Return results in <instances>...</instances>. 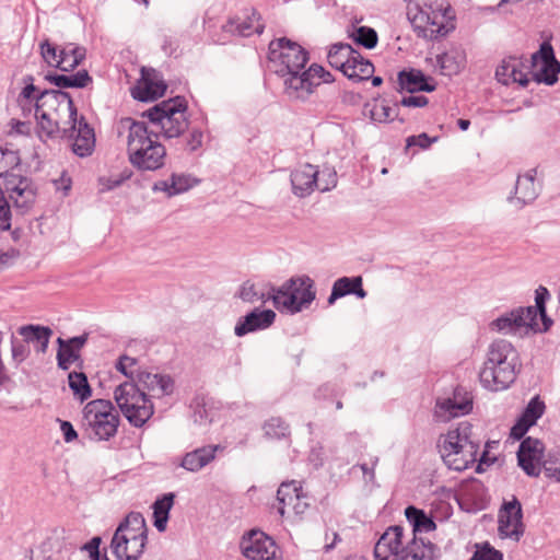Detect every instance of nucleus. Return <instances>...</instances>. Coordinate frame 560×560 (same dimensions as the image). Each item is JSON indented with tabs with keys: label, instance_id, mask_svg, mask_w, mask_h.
<instances>
[{
	"label": "nucleus",
	"instance_id": "f257e3e1",
	"mask_svg": "<svg viewBox=\"0 0 560 560\" xmlns=\"http://www.w3.org/2000/svg\"><path fill=\"white\" fill-rule=\"evenodd\" d=\"M78 109L66 91L37 88V138L50 149H59L75 132Z\"/></svg>",
	"mask_w": 560,
	"mask_h": 560
},
{
	"label": "nucleus",
	"instance_id": "f03ea898",
	"mask_svg": "<svg viewBox=\"0 0 560 560\" xmlns=\"http://www.w3.org/2000/svg\"><path fill=\"white\" fill-rule=\"evenodd\" d=\"M140 385L148 390H161L170 395L174 389V380L167 374L139 371L136 380L119 384L114 390V399L128 422L135 428H142L154 415V404Z\"/></svg>",
	"mask_w": 560,
	"mask_h": 560
},
{
	"label": "nucleus",
	"instance_id": "7ed1b4c3",
	"mask_svg": "<svg viewBox=\"0 0 560 560\" xmlns=\"http://www.w3.org/2000/svg\"><path fill=\"white\" fill-rule=\"evenodd\" d=\"M521 371L522 362L516 348L505 339H495L488 347L479 381L488 390H504L515 382Z\"/></svg>",
	"mask_w": 560,
	"mask_h": 560
},
{
	"label": "nucleus",
	"instance_id": "20e7f679",
	"mask_svg": "<svg viewBox=\"0 0 560 560\" xmlns=\"http://www.w3.org/2000/svg\"><path fill=\"white\" fill-rule=\"evenodd\" d=\"M267 59L271 71L283 81V94L291 100L299 85L294 78H302L307 69L308 50L288 37L275 38L268 45Z\"/></svg>",
	"mask_w": 560,
	"mask_h": 560
},
{
	"label": "nucleus",
	"instance_id": "39448f33",
	"mask_svg": "<svg viewBox=\"0 0 560 560\" xmlns=\"http://www.w3.org/2000/svg\"><path fill=\"white\" fill-rule=\"evenodd\" d=\"M148 527L140 512H130L116 527L110 549L117 560H139L148 544Z\"/></svg>",
	"mask_w": 560,
	"mask_h": 560
},
{
	"label": "nucleus",
	"instance_id": "423d86ee",
	"mask_svg": "<svg viewBox=\"0 0 560 560\" xmlns=\"http://www.w3.org/2000/svg\"><path fill=\"white\" fill-rule=\"evenodd\" d=\"M120 416L108 399H94L82 409L81 428L94 442L109 441L118 431Z\"/></svg>",
	"mask_w": 560,
	"mask_h": 560
},
{
	"label": "nucleus",
	"instance_id": "0eeeda50",
	"mask_svg": "<svg viewBox=\"0 0 560 560\" xmlns=\"http://www.w3.org/2000/svg\"><path fill=\"white\" fill-rule=\"evenodd\" d=\"M316 299L314 280L307 275L293 276L277 287L271 296L273 307L281 314L295 315L310 308Z\"/></svg>",
	"mask_w": 560,
	"mask_h": 560
},
{
	"label": "nucleus",
	"instance_id": "6e6552de",
	"mask_svg": "<svg viewBox=\"0 0 560 560\" xmlns=\"http://www.w3.org/2000/svg\"><path fill=\"white\" fill-rule=\"evenodd\" d=\"M418 8L421 20L429 25L436 26V28L430 31L429 35L425 27L416 26L415 31L419 37L439 40L455 30V13L448 2L423 0Z\"/></svg>",
	"mask_w": 560,
	"mask_h": 560
},
{
	"label": "nucleus",
	"instance_id": "1a4fd4ad",
	"mask_svg": "<svg viewBox=\"0 0 560 560\" xmlns=\"http://www.w3.org/2000/svg\"><path fill=\"white\" fill-rule=\"evenodd\" d=\"M472 409V393L463 385H456L451 396L435 399L433 418L436 422H448L454 418L469 415Z\"/></svg>",
	"mask_w": 560,
	"mask_h": 560
},
{
	"label": "nucleus",
	"instance_id": "9d476101",
	"mask_svg": "<svg viewBox=\"0 0 560 560\" xmlns=\"http://www.w3.org/2000/svg\"><path fill=\"white\" fill-rule=\"evenodd\" d=\"M39 54L49 67L59 69L62 72L73 71L85 59L86 49L81 46L59 49L58 45L45 38L39 44Z\"/></svg>",
	"mask_w": 560,
	"mask_h": 560
},
{
	"label": "nucleus",
	"instance_id": "9b49d317",
	"mask_svg": "<svg viewBox=\"0 0 560 560\" xmlns=\"http://www.w3.org/2000/svg\"><path fill=\"white\" fill-rule=\"evenodd\" d=\"M523 517V506L516 495H512L511 500H503L498 513L499 537L520 541L525 532Z\"/></svg>",
	"mask_w": 560,
	"mask_h": 560
},
{
	"label": "nucleus",
	"instance_id": "f8f14e48",
	"mask_svg": "<svg viewBox=\"0 0 560 560\" xmlns=\"http://www.w3.org/2000/svg\"><path fill=\"white\" fill-rule=\"evenodd\" d=\"M90 334L83 332L79 336H73L67 339L58 337L56 342L58 345L56 361L57 368L61 371H69L72 365L79 370L84 366V359L82 357V349L89 341Z\"/></svg>",
	"mask_w": 560,
	"mask_h": 560
},
{
	"label": "nucleus",
	"instance_id": "ddd939ff",
	"mask_svg": "<svg viewBox=\"0 0 560 560\" xmlns=\"http://www.w3.org/2000/svg\"><path fill=\"white\" fill-rule=\"evenodd\" d=\"M241 550L249 560H280L276 541L265 533L253 529L242 538Z\"/></svg>",
	"mask_w": 560,
	"mask_h": 560
},
{
	"label": "nucleus",
	"instance_id": "4468645a",
	"mask_svg": "<svg viewBox=\"0 0 560 560\" xmlns=\"http://www.w3.org/2000/svg\"><path fill=\"white\" fill-rule=\"evenodd\" d=\"M545 452V444L536 438L527 436L520 443L516 452L517 465L528 477H538Z\"/></svg>",
	"mask_w": 560,
	"mask_h": 560
},
{
	"label": "nucleus",
	"instance_id": "2eb2a0df",
	"mask_svg": "<svg viewBox=\"0 0 560 560\" xmlns=\"http://www.w3.org/2000/svg\"><path fill=\"white\" fill-rule=\"evenodd\" d=\"M334 81L335 77L330 71L314 62L307 69H304L302 78H294L293 82L299 83V85L295 86L296 90L291 100L306 102L320 84H328Z\"/></svg>",
	"mask_w": 560,
	"mask_h": 560
},
{
	"label": "nucleus",
	"instance_id": "dca6fc26",
	"mask_svg": "<svg viewBox=\"0 0 560 560\" xmlns=\"http://www.w3.org/2000/svg\"><path fill=\"white\" fill-rule=\"evenodd\" d=\"M158 72L155 69L142 68L141 79L131 88V96L139 102L149 103L164 96L167 91L166 82L161 79L156 80Z\"/></svg>",
	"mask_w": 560,
	"mask_h": 560
},
{
	"label": "nucleus",
	"instance_id": "f3484780",
	"mask_svg": "<svg viewBox=\"0 0 560 560\" xmlns=\"http://www.w3.org/2000/svg\"><path fill=\"white\" fill-rule=\"evenodd\" d=\"M165 147L158 139L144 147H137L129 154L130 163L140 171H156L164 166Z\"/></svg>",
	"mask_w": 560,
	"mask_h": 560
},
{
	"label": "nucleus",
	"instance_id": "a211bd4d",
	"mask_svg": "<svg viewBox=\"0 0 560 560\" xmlns=\"http://www.w3.org/2000/svg\"><path fill=\"white\" fill-rule=\"evenodd\" d=\"M276 317L277 314L271 308L254 307L237 319L234 334L236 337H244L252 332L265 330L273 325Z\"/></svg>",
	"mask_w": 560,
	"mask_h": 560
},
{
	"label": "nucleus",
	"instance_id": "6ab92c4d",
	"mask_svg": "<svg viewBox=\"0 0 560 560\" xmlns=\"http://www.w3.org/2000/svg\"><path fill=\"white\" fill-rule=\"evenodd\" d=\"M397 92L415 94L418 92L432 93L436 90V82L422 70L416 68H404L397 73Z\"/></svg>",
	"mask_w": 560,
	"mask_h": 560
},
{
	"label": "nucleus",
	"instance_id": "aec40b11",
	"mask_svg": "<svg viewBox=\"0 0 560 560\" xmlns=\"http://www.w3.org/2000/svg\"><path fill=\"white\" fill-rule=\"evenodd\" d=\"M187 110L188 102L185 96L176 95L156 103L154 106L143 112L142 117L148 118L152 125L162 122L168 124L170 119L178 115L187 114Z\"/></svg>",
	"mask_w": 560,
	"mask_h": 560
},
{
	"label": "nucleus",
	"instance_id": "412c9836",
	"mask_svg": "<svg viewBox=\"0 0 560 560\" xmlns=\"http://www.w3.org/2000/svg\"><path fill=\"white\" fill-rule=\"evenodd\" d=\"M318 167L310 163L292 170L290 174L292 194L299 198L308 197L318 187Z\"/></svg>",
	"mask_w": 560,
	"mask_h": 560
},
{
	"label": "nucleus",
	"instance_id": "4be33fe9",
	"mask_svg": "<svg viewBox=\"0 0 560 560\" xmlns=\"http://www.w3.org/2000/svg\"><path fill=\"white\" fill-rule=\"evenodd\" d=\"M65 141H70L69 147L77 156L92 155L95 150V132L84 116L77 117L75 132L71 139H65Z\"/></svg>",
	"mask_w": 560,
	"mask_h": 560
},
{
	"label": "nucleus",
	"instance_id": "5701e85b",
	"mask_svg": "<svg viewBox=\"0 0 560 560\" xmlns=\"http://www.w3.org/2000/svg\"><path fill=\"white\" fill-rule=\"evenodd\" d=\"M441 549L423 537H412L396 560H440Z\"/></svg>",
	"mask_w": 560,
	"mask_h": 560
},
{
	"label": "nucleus",
	"instance_id": "b1692460",
	"mask_svg": "<svg viewBox=\"0 0 560 560\" xmlns=\"http://www.w3.org/2000/svg\"><path fill=\"white\" fill-rule=\"evenodd\" d=\"M535 175L536 170L528 171L524 176H518L514 190L509 195L508 201L515 203L517 209L524 208L526 205L533 202L538 194L535 189Z\"/></svg>",
	"mask_w": 560,
	"mask_h": 560
},
{
	"label": "nucleus",
	"instance_id": "393cba45",
	"mask_svg": "<svg viewBox=\"0 0 560 560\" xmlns=\"http://www.w3.org/2000/svg\"><path fill=\"white\" fill-rule=\"evenodd\" d=\"M121 125L128 127V155L131 154L137 147H144L149 142L159 138V133L149 130L147 122L136 120L131 117L121 119Z\"/></svg>",
	"mask_w": 560,
	"mask_h": 560
},
{
	"label": "nucleus",
	"instance_id": "a878e982",
	"mask_svg": "<svg viewBox=\"0 0 560 560\" xmlns=\"http://www.w3.org/2000/svg\"><path fill=\"white\" fill-rule=\"evenodd\" d=\"M44 79L51 85L57 86V91H62L63 89H84L93 81L85 69H81L71 74L48 71L44 75Z\"/></svg>",
	"mask_w": 560,
	"mask_h": 560
},
{
	"label": "nucleus",
	"instance_id": "bb28decb",
	"mask_svg": "<svg viewBox=\"0 0 560 560\" xmlns=\"http://www.w3.org/2000/svg\"><path fill=\"white\" fill-rule=\"evenodd\" d=\"M480 447L479 440H472L462 443L460 454L458 456L451 455L450 451L442 455L444 463L450 469L462 471L469 467V465L477 462V456Z\"/></svg>",
	"mask_w": 560,
	"mask_h": 560
},
{
	"label": "nucleus",
	"instance_id": "cd10ccee",
	"mask_svg": "<svg viewBox=\"0 0 560 560\" xmlns=\"http://www.w3.org/2000/svg\"><path fill=\"white\" fill-rule=\"evenodd\" d=\"M357 50L348 43H335L330 46L327 54L329 66L340 71L345 77L353 63Z\"/></svg>",
	"mask_w": 560,
	"mask_h": 560
},
{
	"label": "nucleus",
	"instance_id": "c85d7f7f",
	"mask_svg": "<svg viewBox=\"0 0 560 560\" xmlns=\"http://www.w3.org/2000/svg\"><path fill=\"white\" fill-rule=\"evenodd\" d=\"M219 447V445H206L187 452L182 457L179 466L191 472L199 471L215 458Z\"/></svg>",
	"mask_w": 560,
	"mask_h": 560
},
{
	"label": "nucleus",
	"instance_id": "c756f323",
	"mask_svg": "<svg viewBox=\"0 0 560 560\" xmlns=\"http://www.w3.org/2000/svg\"><path fill=\"white\" fill-rule=\"evenodd\" d=\"M402 538L404 527L398 524L390 525L380 536L374 547L376 551L384 550V553L394 556V560H396L398 556L401 555V550L405 547L402 545Z\"/></svg>",
	"mask_w": 560,
	"mask_h": 560
},
{
	"label": "nucleus",
	"instance_id": "7c9ffc66",
	"mask_svg": "<svg viewBox=\"0 0 560 560\" xmlns=\"http://www.w3.org/2000/svg\"><path fill=\"white\" fill-rule=\"evenodd\" d=\"M472 440V424L468 421H460L456 428L448 430L443 441V448L450 451L451 455L458 456L462 443Z\"/></svg>",
	"mask_w": 560,
	"mask_h": 560
},
{
	"label": "nucleus",
	"instance_id": "2f4dec72",
	"mask_svg": "<svg viewBox=\"0 0 560 560\" xmlns=\"http://www.w3.org/2000/svg\"><path fill=\"white\" fill-rule=\"evenodd\" d=\"M176 494L174 492H166L158 495L152 503V517L153 525L158 532L163 533L166 530L170 513L174 506Z\"/></svg>",
	"mask_w": 560,
	"mask_h": 560
},
{
	"label": "nucleus",
	"instance_id": "473e14b6",
	"mask_svg": "<svg viewBox=\"0 0 560 560\" xmlns=\"http://www.w3.org/2000/svg\"><path fill=\"white\" fill-rule=\"evenodd\" d=\"M405 516L412 526L413 537H418V534L433 532L438 527L434 517L416 505L406 506Z\"/></svg>",
	"mask_w": 560,
	"mask_h": 560
},
{
	"label": "nucleus",
	"instance_id": "72a5a7b5",
	"mask_svg": "<svg viewBox=\"0 0 560 560\" xmlns=\"http://www.w3.org/2000/svg\"><path fill=\"white\" fill-rule=\"evenodd\" d=\"M3 179L5 190L16 195V197L10 195V198L14 200V206L16 208L27 210L30 208V205L28 200L24 197V194L26 191H28L30 194H35L31 188H28L27 185L23 186L24 183L28 182V179L25 176L14 174L12 172L5 174Z\"/></svg>",
	"mask_w": 560,
	"mask_h": 560
},
{
	"label": "nucleus",
	"instance_id": "f704fd0d",
	"mask_svg": "<svg viewBox=\"0 0 560 560\" xmlns=\"http://www.w3.org/2000/svg\"><path fill=\"white\" fill-rule=\"evenodd\" d=\"M19 335L23 337L22 340L16 337H11L12 358L15 362H22L30 354L28 343L35 342V324H27L18 329Z\"/></svg>",
	"mask_w": 560,
	"mask_h": 560
},
{
	"label": "nucleus",
	"instance_id": "c9c22d12",
	"mask_svg": "<svg viewBox=\"0 0 560 560\" xmlns=\"http://www.w3.org/2000/svg\"><path fill=\"white\" fill-rule=\"evenodd\" d=\"M525 320L522 317V311L513 308L493 319L490 324V330L501 334H515L524 327Z\"/></svg>",
	"mask_w": 560,
	"mask_h": 560
},
{
	"label": "nucleus",
	"instance_id": "e433bc0d",
	"mask_svg": "<svg viewBox=\"0 0 560 560\" xmlns=\"http://www.w3.org/2000/svg\"><path fill=\"white\" fill-rule=\"evenodd\" d=\"M68 386L74 399L81 404L89 400L93 395L88 375L82 370L68 373Z\"/></svg>",
	"mask_w": 560,
	"mask_h": 560
},
{
	"label": "nucleus",
	"instance_id": "4c0bfd02",
	"mask_svg": "<svg viewBox=\"0 0 560 560\" xmlns=\"http://www.w3.org/2000/svg\"><path fill=\"white\" fill-rule=\"evenodd\" d=\"M267 292L259 291L255 283L247 280L240 287L237 296L247 303H255L257 301L266 303L271 301L272 295H277V287L269 284Z\"/></svg>",
	"mask_w": 560,
	"mask_h": 560
},
{
	"label": "nucleus",
	"instance_id": "58836bf2",
	"mask_svg": "<svg viewBox=\"0 0 560 560\" xmlns=\"http://www.w3.org/2000/svg\"><path fill=\"white\" fill-rule=\"evenodd\" d=\"M332 284L338 289L341 298L347 295H354L355 298L362 300L368 294L363 288V279L361 276L340 277Z\"/></svg>",
	"mask_w": 560,
	"mask_h": 560
},
{
	"label": "nucleus",
	"instance_id": "ea45409f",
	"mask_svg": "<svg viewBox=\"0 0 560 560\" xmlns=\"http://www.w3.org/2000/svg\"><path fill=\"white\" fill-rule=\"evenodd\" d=\"M374 72V65L368 58H364L359 51H357L353 63H351L350 70H348L346 78L352 82L366 81L372 77Z\"/></svg>",
	"mask_w": 560,
	"mask_h": 560
},
{
	"label": "nucleus",
	"instance_id": "a19ab883",
	"mask_svg": "<svg viewBox=\"0 0 560 560\" xmlns=\"http://www.w3.org/2000/svg\"><path fill=\"white\" fill-rule=\"evenodd\" d=\"M560 61L540 63V68L532 72V80L537 84L553 86L559 81Z\"/></svg>",
	"mask_w": 560,
	"mask_h": 560
},
{
	"label": "nucleus",
	"instance_id": "79ce46f5",
	"mask_svg": "<svg viewBox=\"0 0 560 560\" xmlns=\"http://www.w3.org/2000/svg\"><path fill=\"white\" fill-rule=\"evenodd\" d=\"M348 37L353 40L358 46H362L365 49H373L378 43V36L374 28L370 26H354L348 30Z\"/></svg>",
	"mask_w": 560,
	"mask_h": 560
},
{
	"label": "nucleus",
	"instance_id": "37998d69",
	"mask_svg": "<svg viewBox=\"0 0 560 560\" xmlns=\"http://www.w3.org/2000/svg\"><path fill=\"white\" fill-rule=\"evenodd\" d=\"M265 436L270 440H287L291 435L289 423L281 417H271L262 424Z\"/></svg>",
	"mask_w": 560,
	"mask_h": 560
},
{
	"label": "nucleus",
	"instance_id": "c03bdc74",
	"mask_svg": "<svg viewBox=\"0 0 560 560\" xmlns=\"http://www.w3.org/2000/svg\"><path fill=\"white\" fill-rule=\"evenodd\" d=\"M436 63L444 75H455L463 68V58L457 51H444L436 56Z\"/></svg>",
	"mask_w": 560,
	"mask_h": 560
},
{
	"label": "nucleus",
	"instance_id": "a18cd8bd",
	"mask_svg": "<svg viewBox=\"0 0 560 560\" xmlns=\"http://www.w3.org/2000/svg\"><path fill=\"white\" fill-rule=\"evenodd\" d=\"M160 127L161 133L166 139L179 138L189 128V120L187 114L178 115L170 119L168 124H155Z\"/></svg>",
	"mask_w": 560,
	"mask_h": 560
},
{
	"label": "nucleus",
	"instance_id": "49530a36",
	"mask_svg": "<svg viewBox=\"0 0 560 560\" xmlns=\"http://www.w3.org/2000/svg\"><path fill=\"white\" fill-rule=\"evenodd\" d=\"M516 310L522 311V317L525 320L524 327H527L534 334H546L551 328H544V322H541V311L536 310L535 305L518 306Z\"/></svg>",
	"mask_w": 560,
	"mask_h": 560
},
{
	"label": "nucleus",
	"instance_id": "de8ad7c7",
	"mask_svg": "<svg viewBox=\"0 0 560 560\" xmlns=\"http://www.w3.org/2000/svg\"><path fill=\"white\" fill-rule=\"evenodd\" d=\"M546 411V404L539 395H535L529 399L523 411L518 415L529 425H535L537 421L544 416Z\"/></svg>",
	"mask_w": 560,
	"mask_h": 560
},
{
	"label": "nucleus",
	"instance_id": "09e8293b",
	"mask_svg": "<svg viewBox=\"0 0 560 560\" xmlns=\"http://www.w3.org/2000/svg\"><path fill=\"white\" fill-rule=\"evenodd\" d=\"M305 497L302 486L295 480L282 482L277 490V500L279 503L283 504H290L293 500L300 501V499Z\"/></svg>",
	"mask_w": 560,
	"mask_h": 560
},
{
	"label": "nucleus",
	"instance_id": "8fccbe9b",
	"mask_svg": "<svg viewBox=\"0 0 560 560\" xmlns=\"http://www.w3.org/2000/svg\"><path fill=\"white\" fill-rule=\"evenodd\" d=\"M23 82L25 85L18 97V103L23 116L26 117L31 114V105L35 101V79L32 74H27L23 78Z\"/></svg>",
	"mask_w": 560,
	"mask_h": 560
},
{
	"label": "nucleus",
	"instance_id": "3c124183",
	"mask_svg": "<svg viewBox=\"0 0 560 560\" xmlns=\"http://www.w3.org/2000/svg\"><path fill=\"white\" fill-rule=\"evenodd\" d=\"M550 300L549 290L539 285L535 290V306L536 310L541 311V322H544V328H551L553 325V319L547 314V302Z\"/></svg>",
	"mask_w": 560,
	"mask_h": 560
},
{
	"label": "nucleus",
	"instance_id": "603ef678",
	"mask_svg": "<svg viewBox=\"0 0 560 560\" xmlns=\"http://www.w3.org/2000/svg\"><path fill=\"white\" fill-rule=\"evenodd\" d=\"M475 551L469 560H503V552L495 549L489 541L475 544Z\"/></svg>",
	"mask_w": 560,
	"mask_h": 560
},
{
	"label": "nucleus",
	"instance_id": "864d4df0",
	"mask_svg": "<svg viewBox=\"0 0 560 560\" xmlns=\"http://www.w3.org/2000/svg\"><path fill=\"white\" fill-rule=\"evenodd\" d=\"M523 58L512 56L509 79L510 83H517L521 88H527L530 83V79L523 72Z\"/></svg>",
	"mask_w": 560,
	"mask_h": 560
},
{
	"label": "nucleus",
	"instance_id": "5fc2aeb1",
	"mask_svg": "<svg viewBox=\"0 0 560 560\" xmlns=\"http://www.w3.org/2000/svg\"><path fill=\"white\" fill-rule=\"evenodd\" d=\"M170 177L172 183H175L174 191H172L171 194L175 195L186 192L200 183L199 178L185 173H172Z\"/></svg>",
	"mask_w": 560,
	"mask_h": 560
},
{
	"label": "nucleus",
	"instance_id": "6e6d98bb",
	"mask_svg": "<svg viewBox=\"0 0 560 560\" xmlns=\"http://www.w3.org/2000/svg\"><path fill=\"white\" fill-rule=\"evenodd\" d=\"M555 60H558V59L556 57L555 49H553L550 40H544L540 44L539 49L530 56V67L535 68V67H537L538 63H544V62H549V61L553 62Z\"/></svg>",
	"mask_w": 560,
	"mask_h": 560
},
{
	"label": "nucleus",
	"instance_id": "4d7b16f0",
	"mask_svg": "<svg viewBox=\"0 0 560 560\" xmlns=\"http://www.w3.org/2000/svg\"><path fill=\"white\" fill-rule=\"evenodd\" d=\"M207 401L205 397H196L191 407L194 408V422L198 424H207L212 422L211 410L207 407Z\"/></svg>",
	"mask_w": 560,
	"mask_h": 560
},
{
	"label": "nucleus",
	"instance_id": "13d9d810",
	"mask_svg": "<svg viewBox=\"0 0 560 560\" xmlns=\"http://www.w3.org/2000/svg\"><path fill=\"white\" fill-rule=\"evenodd\" d=\"M318 189L322 192L330 191L337 186V173L334 167L325 166L322 171H319L318 175Z\"/></svg>",
	"mask_w": 560,
	"mask_h": 560
},
{
	"label": "nucleus",
	"instance_id": "bf43d9fd",
	"mask_svg": "<svg viewBox=\"0 0 560 560\" xmlns=\"http://www.w3.org/2000/svg\"><path fill=\"white\" fill-rule=\"evenodd\" d=\"M21 164V158L19 151L9 149H0V170L5 171V174L10 173V170H14Z\"/></svg>",
	"mask_w": 560,
	"mask_h": 560
},
{
	"label": "nucleus",
	"instance_id": "052dcab7",
	"mask_svg": "<svg viewBox=\"0 0 560 560\" xmlns=\"http://www.w3.org/2000/svg\"><path fill=\"white\" fill-rule=\"evenodd\" d=\"M439 140V137H430L427 132H421L419 135H412L409 136L406 139V148L405 150L408 151L412 147H419L422 150L429 149L433 143H435Z\"/></svg>",
	"mask_w": 560,
	"mask_h": 560
},
{
	"label": "nucleus",
	"instance_id": "680f3d73",
	"mask_svg": "<svg viewBox=\"0 0 560 560\" xmlns=\"http://www.w3.org/2000/svg\"><path fill=\"white\" fill-rule=\"evenodd\" d=\"M392 113L393 108L389 107L388 105H382L380 110H377L376 105H374L369 110V116L373 121L390 122L397 117V114H395V116H392Z\"/></svg>",
	"mask_w": 560,
	"mask_h": 560
},
{
	"label": "nucleus",
	"instance_id": "e2e57ef3",
	"mask_svg": "<svg viewBox=\"0 0 560 560\" xmlns=\"http://www.w3.org/2000/svg\"><path fill=\"white\" fill-rule=\"evenodd\" d=\"M533 425H529L527 421H525L520 416L516 418L514 424L510 429V438L514 441L522 442L523 439L527 438L526 433Z\"/></svg>",
	"mask_w": 560,
	"mask_h": 560
},
{
	"label": "nucleus",
	"instance_id": "0e129e2a",
	"mask_svg": "<svg viewBox=\"0 0 560 560\" xmlns=\"http://www.w3.org/2000/svg\"><path fill=\"white\" fill-rule=\"evenodd\" d=\"M137 362H138V360H137L136 358H131V357H129V355H127V354H121V355L117 359V361H116V363H115V368H116V370H117L119 373H121V374H122V375H125L127 378H129L130 381H132V380H136V378L133 377V373H132L131 371H129L128 369H129L130 366L136 365V364H137Z\"/></svg>",
	"mask_w": 560,
	"mask_h": 560
},
{
	"label": "nucleus",
	"instance_id": "69168bd1",
	"mask_svg": "<svg viewBox=\"0 0 560 560\" xmlns=\"http://www.w3.org/2000/svg\"><path fill=\"white\" fill-rule=\"evenodd\" d=\"M52 336V329L48 326L37 325V352H46L50 337Z\"/></svg>",
	"mask_w": 560,
	"mask_h": 560
},
{
	"label": "nucleus",
	"instance_id": "338daca9",
	"mask_svg": "<svg viewBox=\"0 0 560 560\" xmlns=\"http://www.w3.org/2000/svg\"><path fill=\"white\" fill-rule=\"evenodd\" d=\"M512 61V56L502 59L501 63L495 69V78L498 82L503 85H510L509 72Z\"/></svg>",
	"mask_w": 560,
	"mask_h": 560
},
{
	"label": "nucleus",
	"instance_id": "774afa93",
	"mask_svg": "<svg viewBox=\"0 0 560 560\" xmlns=\"http://www.w3.org/2000/svg\"><path fill=\"white\" fill-rule=\"evenodd\" d=\"M429 103V98L424 95H408L404 96L399 103H396L395 106L401 105L404 107H415L421 108L427 106Z\"/></svg>",
	"mask_w": 560,
	"mask_h": 560
}]
</instances>
